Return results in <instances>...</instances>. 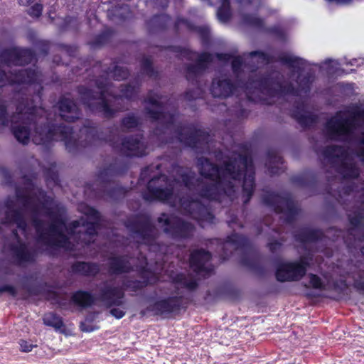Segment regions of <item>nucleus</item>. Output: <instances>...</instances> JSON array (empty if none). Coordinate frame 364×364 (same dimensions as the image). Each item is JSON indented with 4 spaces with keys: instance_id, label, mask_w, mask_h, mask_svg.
<instances>
[{
    "instance_id": "obj_1",
    "label": "nucleus",
    "mask_w": 364,
    "mask_h": 364,
    "mask_svg": "<svg viewBox=\"0 0 364 364\" xmlns=\"http://www.w3.org/2000/svg\"><path fill=\"white\" fill-rule=\"evenodd\" d=\"M198 166L200 178H196L191 169L180 166L173 167L171 181L165 175L153 176L143 198L177 208L202 228L213 223L215 219L206 200L233 201L242 186L243 202L250 201L255 188V168L246 152L225 157L220 168L206 158H198Z\"/></svg>"
},
{
    "instance_id": "obj_2",
    "label": "nucleus",
    "mask_w": 364,
    "mask_h": 364,
    "mask_svg": "<svg viewBox=\"0 0 364 364\" xmlns=\"http://www.w3.org/2000/svg\"><path fill=\"white\" fill-rule=\"evenodd\" d=\"M5 207L2 223L11 230L14 242L9 250L18 264L33 262L36 255V252L23 242L18 232L28 239L34 230L38 243L45 250L60 247L74 252L94 242L100 225V213L85 206V216L68 228L63 206L33 184L25 191L18 189L15 197L8 198Z\"/></svg>"
},
{
    "instance_id": "obj_3",
    "label": "nucleus",
    "mask_w": 364,
    "mask_h": 364,
    "mask_svg": "<svg viewBox=\"0 0 364 364\" xmlns=\"http://www.w3.org/2000/svg\"><path fill=\"white\" fill-rule=\"evenodd\" d=\"M34 54L30 49L11 48L0 55V87L6 85L19 87L14 95L16 112L9 115L10 106L0 100V124L9 127L16 140L26 144L31 139L36 144L48 145L52 141H62L66 149L74 152L81 147L97 145L100 142L97 130L85 126L80 133L85 139L77 141L72 129L65 126H55L47 111L34 105L41 99L42 75L36 69L14 67L32 62Z\"/></svg>"
},
{
    "instance_id": "obj_4",
    "label": "nucleus",
    "mask_w": 364,
    "mask_h": 364,
    "mask_svg": "<svg viewBox=\"0 0 364 364\" xmlns=\"http://www.w3.org/2000/svg\"><path fill=\"white\" fill-rule=\"evenodd\" d=\"M181 55L195 60L194 63L187 67L188 80L197 77L215 58L224 63L232 59V68L237 85L235 87L228 79H214L211 87L214 97H226L231 94L242 97L244 94L250 101L272 104L276 102L275 98L306 95L310 90L313 80V76L309 73L303 77L307 63L289 53H282L277 59L287 65L292 73L287 80L278 70L267 72L265 75H262L261 70L257 72V69L262 65H268L273 60L270 56L260 51L232 58L229 54L218 53L213 55L208 53H198L184 50Z\"/></svg>"
},
{
    "instance_id": "obj_5",
    "label": "nucleus",
    "mask_w": 364,
    "mask_h": 364,
    "mask_svg": "<svg viewBox=\"0 0 364 364\" xmlns=\"http://www.w3.org/2000/svg\"><path fill=\"white\" fill-rule=\"evenodd\" d=\"M127 228L130 232L132 239L137 244L136 248L139 257H130L127 255L112 257L109 262V272L112 274H120L135 270L139 272L143 281H124L122 285L114 286L109 282H105L100 290L98 299L108 306H122L124 304V290L136 291L145 284L152 282L153 279L145 278L150 274V267L146 256L142 255V250L148 249L157 255H166L169 252L168 247L159 244L157 239V230L153 225L150 217L141 215L129 220Z\"/></svg>"
},
{
    "instance_id": "obj_6",
    "label": "nucleus",
    "mask_w": 364,
    "mask_h": 364,
    "mask_svg": "<svg viewBox=\"0 0 364 364\" xmlns=\"http://www.w3.org/2000/svg\"><path fill=\"white\" fill-rule=\"evenodd\" d=\"M364 109H348L338 112L326 124L325 132L330 139L344 141L346 148L328 146L322 151L323 163L345 179L359 176L355 159L364 162Z\"/></svg>"
},
{
    "instance_id": "obj_7",
    "label": "nucleus",
    "mask_w": 364,
    "mask_h": 364,
    "mask_svg": "<svg viewBox=\"0 0 364 364\" xmlns=\"http://www.w3.org/2000/svg\"><path fill=\"white\" fill-rule=\"evenodd\" d=\"M165 102L166 97L153 92L144 100L146 114L157 127L151 140H156L158 146L176 141L198 152H209L210 136L194 124H182L173 106L171 103L163 105Z\"/></svg>"
},
{
    "instance_id": "obj_8",
    "label": "nucleus",
    "mask_w": 364,
    "mask_h": 364,
    "mask_svg": "<svg viewBox=\"0 0 364 364\" xmlns=\"http://www.w3.org/2000/svg\"><path fill=\"white\" fill-rule=\"evenodd\" d=\"M112 70H105L106 77L102 75L95 84L97 91L94 92L86 87H80L79 94L82 103L92 112H101L105 117H112L118 111L126 109L121 105L124 99H132L137 92L136 85H120L119 92L113 91L117 86L111 83L107 76L115 80L127 77L128 70L119 65H113Z\"/></svg>"
},
{
    "instance_id": "obj_9",
    "label": "nucleus",
    "mask_w": 364,
    "mask_h": 364,
    "mask_svg": "<svg viewBox=\"0 0 364 364\" xmlns=\"http://www.w3.org/2000/svg\"><path fill=\"white\" fill-rule=\"evenodd\" d=\"M348 218L352 226L349 230V235L353 238L354 242L351 243L346 239L345 242L348 246L360 248L361 253L364 255V209L356 208L348 213ZM350 274L355 287L364 292V266L358 267Z\"/></svg>"
},
{
    "instance_id": "obj_10",
    "label": "nucleus",
    "mask_w": 364,
    "mask_h": 364,
    "mask_svg": "<svg viewBox=\"0 0 364 364\" xmlns=\"http://www.w3.org/2000/svg\"><path fill=\"white\" fill-rule=\"evenodd\" d=\"M264 203L272 208L275 212L284 214L286 223H291L298 214V208L289 195L281 196L274 193L264 196Z\"/></svg>"
},
{
    "instance_id": "obj_11",
    "label": "nucleus",
    "mask_w": 364,
    "mask_h": 364,
    "mask_svg": "<svg viewBox=\"0 0 364 364\" xmlns=\"http://www.w3.org/2000/svg\"><path fill=\"white\" fill-rule=\"evenodd\" d=\"M158 222L164 228V232L176 240L191 237L193 235L195 228L193 224L177 217H168L162 214Z\"/></svg>"
},
{
    "instance_id": "obj_12",
    "label": "nucleus",
    "mask_w": 364,
    "mask_h": 364,
    "mask_svg": "<svg viewBox=\"0 0 364 364\" xmlns=\"http://www.w3.org/2000/svg\"><path fill=\"white\" fill-rule=\"evenodd\" d=\"M306 265L303 258L300 261L282 262L277 267V279L282 282L299 280L306 273Z\"/></svg>"
},
{
    "instance_id": "obj_13",
    "label": "nucleus",
    "mask_w": 364,
    "mask_h": 364,
    "mask_svg": "<svg viewBox=\"0 0 364 364\" xmlns=\"http://www.w3.org/2000/svg\"><path fill=\"white\" fill-rule=\"evenodd\" d=\"M113 146L118 148L122 155L128 157H141L149 153L148 145L141 136L124 138L119 146L115 143H113Z\"/></svg>"
},
{
    "instance_id": "obj_14",
    "label": "nucleus",
    "mask_w": 364,
    "mask_h": 364,
    "mask_svg": "<svg viewBox=\"0 0 364 364\" xmlns=\"http://www.w3.org/2000/svg\"><path fill=\"white\" fill-rule=\"evenodd\" d=\"M240 14L243 24L255 28H262L263 21L253 13L263 4L262 0H237Z\"/></svg>"
},
{
    "instance_id": "obj_15",
    "label": "nucleus",
    "mask_w": 364,
    "mask_h": 364,
    "mask_svg": "<svg viewBox=\"0 0 364 364\" xmlns=\"http://www.w3.org/2000/svg\"><path fill=\"white\" fill-rule=\"evenodd\" d=\"M168 299H161L148 308V310L152 311L155 315H165L178 310L182 306V297L179 293L176 295H172Z\"/></svg>"
},
{
    "instance_id": "obj_16",
    "label": "nucleus",
    "mask_w": 364,
    "mask_h": 364,
    "mask_svg": "<svg viewBox=\"0 0 364 364\" xmlns=\"http://www.w3.org/2000/svg\"><path fill=\"white\" fill-rule=\"evenodd\" d=\"M210 257L211 255L208 251L203 249L194 250L190 257L191 268L196 274H200L203 276L209 274L212 269L208 264Z\"/></svg>"
},
{
    "instance_id": "obj_17",
    "label": "nucleus",
    "mask_w": 364,
    "mask_h": 364,
    "mask_svg": "<svg viewBox=\"0 0 364 364\" xmlns=\"http://www.w3.org/2000/svg\"><path fill=\"white\" fill-rule=\"evenodd\" d=\"M291 114L303 127H310L316 121V116L308 109L307 105L303 100L296 102Z\"/></svg>"
},
{
    "instance_id": "obj_18",
    "label": "nucleus",
    "mask_w": 364,
    "mask_h": 364,
    "mask_svg": "<svg viewBox=\"0 0 364 364\" xmlns=\"http://www.w3.org/2000/svg\"><path fill=\"white\" fill-rule=\"evenodd\" d=\"M221 246L224 252L223 255L225 257L228 256V250H230V253H232V250L237 251L241 250L246 251L249 247V241L246 237L233 233L227 237V240L221 244Z\"/></svg>"
},
{
    "instance_id": "obj_19",
    "label": "nucleus",
    "mask_w": 364,
    "mask_h": 364,
    "mask_svg": "<svg viewBox=\"0 0 364 364\" xmlns=\"http://www.w3.org/2000/svg\"><path fill=\"white\" fill-rule=\"evenodd\" d=\"M59 117L66 122H73L80 117L79 109L71 100L63 97L59 102Z\"/></svg>"
},
{
    "instance_id": "obj_20",
    "label": "nucleus",
    "mask_w": 364,
    "mask_h": 364,
    "mask_svg": "<svg viewBox=\"0 0 364 364\" xmlns=\"http://www.w3.org/2000/svg\"><path fill=\"white\" fill-rule=\"evenodd\" d=\"M173 283L170 284V289L172 287L178 289L179 286L185 287L189 290H193L197 287L196 279L193 277H186L183 274L171 275Z\"/></svg>"
},
{
    "instance_id": "obj_21",
    "label": "nucleus",
    "mask_w": 364,
    "mask_h": 364,
    "mask_svg": "<svg viewBox=\"0 0 364 364\" xmlns=\"http://www.w3.org/2000/svg\"><path fill=\"white\" fill-rule=\"evenodd\" d=\"M123 172L124 168L117 164H110L109 166H105L99 171L97 181L100 183H107L111 181L112 177Z\"/></svg>"
},
{
    "instance_id": "obj_22",
    "label": "nucleus",
    "mask_w": 364,
    "mask_h": 364,
    "mask_svg": "<svg viewBox=\"0 0 364 364\" xmlns=\"http://www.w3.org/2000/svg\"><path fill=\"white\" fill-rule=\"evenodd\" d=\"M100 271L96 264L78 262L73 264L72 272L85 276H94Z\"/></svg>"
},
{
    "instance_id": "obj_23",
    "label": "nucleus",
    "mask_w": 364,
    "mask_h": 364,
    "mask_svg": "<svg viewBox=\"0 0 364 364\" xmlns=\"http://www.w3.org/2000/svg\"><path fill=\"white\" fill-rule=\"evenodd\" d=\"M323 233L320 230L309 228L302 229L298 234L295 235L297 241L302 243L318 242L321 239Z\"/></svg>"
},
{
    "instance_id": "obj_24",
    "label": "nucleus",
    "mask_w": 364,
    "mask_h": 364,
    "mask_svg": "<svg viewBox=\"0 0 364 364\" xmlns=\"http://www.w3.org/2000/svg\"><path fill=\"white\" fill-rule=\"evenodd\" d=\"M282 164L283 161L279 155L274 152L269 154L266 166L271 174H279L282 171Z\"/></svg>"
},
{
    "instance_id": "obj_25",
    "label": "nucleus",
    "mask_w": 364,
    "mask_h": 364,
    "mask_svg": "<svg viewBox=\"0 0 364 364\" xmlns=\"http://www.w3.org/2000/svg\"><path fill=\"white\" fill-rule=\"evenodd\" d=\"M72 301L76 305L87 307L94 302V298L89 292L78 291L73 294Z\"/></svg>"
},
{
    "instance_id": "obj_26",
    "label": "nucleus",
    "mask_w": 364,
    "mask_h": 364,
    "mask_svg": "<svg viewBox=\"0 0 364 364\" xmlns=\"http://www.w3.org/2000/svg\"><path fill=\"white\" fill-rule=\"evenodd\" d=\"M221 1V5L218 9L217 15L220 21L221 22H227L231 15L230 8V1L229 0H220Z\"/></svg>"
},
{
    "instance_id": "obj_27",
    "label": "nucleus",
    "mask_w": 364,
    "mask_h": 364,
    "mask_svg": "<svg viewBox=\"0 0 364 364\" xmlns=\"http://www.w3.org/2000/svg\"><path fill=\"white\" fill-rule=\"evenodd\" d=\"M43 323L46 326L54 327L59 329L63 326V323L60 317L53 313H48L43 317Z\"/></svg>"
},
{
    "instance_id": "obj_28",
    "label": "nucleus",
    "mask_w": 364,
    "mask_h": 364,
    "mask_svg": "<svg viewBox=\"0 0 364 364\" xmlns=\"http://www.w3.org/2000/svg\"><path fill=\"white\" fill-rule=\"evenodd\" d=\"M170 18L168 16L161 14L154 16L149 22L150 27L163 28L168 25Z\"/></svg>"
},
{
    "instance_id": "obj_29",
    "label": "nucleus",
    "mask_w": 364,
    "mask_h": 364,
    "mask_svg": "<svg viewBox=\"0 0 364 364\" xmlns=\"http://www.w3.org/2000/svg\"><path fill=\"white\" fill-rule=\"evenodd\" d=\"M141 70L144 74H146L149 77H156V73L154 71L152 65L151 61L149 58H143L141 63Z\"/></svg>"
},
{
    "instance_id": "obj_30",
    "label": "nucleus",
    "mask_w": 364,
    "mask_h": 364,
    "mask_svg": "<svg viewBox=\"0 0 364 364\" xmlns=\"http://www.w3.org/2000/svg\"><path fill=\"white\" fill-rule=\"evenodd\" d=\"M139 124V119L133 114H129L122 120V127L126 129L136 128Z\"/></svg>"
},
{
    "instance_id": "obj_31",
    "label": "nucleus",
    "mask_w": 364,
    "mask_h": 364,
    "mask_svg": "<svg viewBox=\"0 0 364 364\" xmlns=\"http://www.w3.org/2000/svg\"><path fill=\"white\" fill-rule=\"evenodd\" d=\"M354 192H355L360 198V202L363 205H364V188H362L360 192L357 190V188H355L352 184L348 186L345 188L344 193L350 196Z\"/></svg>"
},
{
    "instance_id": "obj_32",
    "label": "nucleus",
    "mask_w": 364,
    "mask_h": 364,
    "mask_svg": "<svg viewBox=\"0 0 364 364\" xmlns=\"http://www.w3.org/2000/svg\"><path fill=\"white\" fill-rule=\"evenodd\" d=\"M310 285L318 289H323L324 285L321 279L316 274H311L309 275Z\"/></svg>"
},
{
    "instance_id": "obj_33",
    "label": "nucleus",
    "mask_w": 364,
    "mask_h": 364,
    "mask_svg": "<svg viewBox=\"0 0 364 364\" xmlns=\"http://www.w3.org/2000/svg\"><path fill=\"white\" fill-rule=\"evenodd\" d=\"M92 318L90 319L88 317L86 318L85 321L81 322L80 328L82 331L84 332H92L95 330L97 329L98 327L97 326H94L91 323V321Z\"/></svg>"
},
{
    "instance_id": "obj_34",
    "label": "nucleus",
    "mask_w": 364,
    "mask_h": 364,
    "mask_svg": "<svg viewBox=\"0 0 364 364\" xmlns=\"http://www.w3.org/2000/svg\"><path fill=\"white\" fill-rule=\"evenodd\" d=\"M155 168L156 169H159V165H156L155 166L151 165L150 166L144 168L141 172L139 180L141 181L145 182L149 177L151 176V173L153 171L154 168Z\"/></svg>"
},
{
    "instance_id": "obj_35",
    "label": "nucleus",
    "mask_w": 364,
    "mask_h": 364,
    "mask_svg": "<svg viewBox=\"0 0 364 364\" xmlns=\"http://www.w3.org/2000/svg\"><path fill=\"white\" fill-rule=\"evenodd\" d=\"M43 11V6L41 4H35L28 11V14L32 17H39Z\"/></svg>"
},
{
    "instance_id": "obj_36",
    "label": "nucleus",
    "mask_w": 364,
    "mask_h": 364,
    "mask_svg": "<svg viewBox=\"0 0 364 364\" xmlns=\"http://www.w3.org/2000/svg\"><path fill=\"white\" fill-rule=\"evenodd\" d=\"M338 63L336 60H333L331 59L326 60L321 66L323 69H326L328 73H334L336 72L334 68L335 65H337Z\"/></svg>"
},
{
    "instance_id": "obj_37",
    "label": "nucleus",
    "mask_w": 364,
    "mask_h": 364,
    "mask_svg": "<svg viewBox=\"0 0 364 364\" xmlns=\"http://www.w3.org/2000/svg\"><path fill=\"white\" fill-rule=\"evenodd\" d=\"M19 345H20L21 351L25 352V353L31 352L34 347L37 346L36 345L30 343L29 342H28L25 340H21L19 341Z\"/></svg>"
},
{
    "instance_id": "obj_38",
    "label": "nucleus",
    "mask_w": 364,
    "mask_h": 364,
    "mask_svg": "<svg viewBox=\"0 0 364 364\" xmlns=\"http://www.w3.org/2000/svg\"><path fill=\"white\" fill-rule=\"evenodd\" d=\"M4 292L8 293L9 294L13 296H15L16 295V289L11 285H4L2 287H0V295Z\"/></svg>"
},
{
    "instance_id": "obj_39",
    "label": "nucleus",
    "mask_w": 364,
    "mask_h": 364,
    "mask_svg": "<svg viewBox=\"0 0 364 364\" xmlns=\"http://www.w3.org/2000/svg\"><path fill=\"white\" fill-rule=\"evenodd\" d=\"M176 26L178 29H181L183 27L190 30L193 29L191 23L187 21L186 20L182 18H179L177 20V21L176 22Z\"/></svg>"
},
{
    "instance_id": "obj_40",
    "label": "nucleus",
    "mask_w": 364,
    "mask_h": 364,
    "mask_svg": "<svg viewBox=\"0 0 364 364\" xmlns=\"http://www.w3.org/2000/svg\"><path fill=\"white\" fill-rule=\"evenodd\" d=\"M110 314L117 318H121L125 314L124 308H113L110 310Z\"/></svg>"
},
{
    "instance_id": "obj_41",
    "label": "nucleus",
    "mask_w": 364,
    "mask_h": 364,
    "mask_svg": "<svg viewBox=\"0 0 364 364\" xmlns=\"http://www.w3.org/2000/svg\"><path fill=\"white\" fill-rule=\"evenodd\" d=\"M268 245H269V250L272 252H274L277 251L281 247L282 243L278 242L277 240H274V241L270 242L268 244Z\"/></svg>"
},
{
    "instance_id": "obj_42",
    "label": "nucleus",
    "mask_w": 364,
    "mask_h": 364,
    "mask_svg": "<svg viewBox=\"0 0 364 364\" xmlns=\"http://www.w3.org/2000/svg\"><path fill=\"white\" fill-rule=\"evenodd\" d=\"M196 31L198 32V33H200L201 35H202V37L205 39L208 38V28H201V27H199V28H196Z\"/></svg>"
},
{
    "instance_id": "obj_43",
    "label": "nucleus",
    "mask_w": 364,
    "mask_h": 364,
    "mask_svg": "<svg viewBox=\"0 0 364 364\" xmlns=\"http://www.w3.org/2000/svg\"><path fill=\"white\" fill-rule=\"evenodd\" d=\"M34 0H18L19 4L22 6H28L32 3Z\"/></svg>"
},
{
    "instance_id": "obj_44",
    "label": "nucleus",
    "mask_w": 364,
    "mask_h": 364,
    "mask_svg": "<svg viewBox=\"0 0 364 364\" xmlns=\"http://www.w3.org/2000/svg\"><path fill=\"white\" fill-rule=\"evenodd\" d=\"M228 223H229V225L231 227V228H233V225L234 224H237V217H233L231 219H230L228 220Z\"/></svg>"
},
{
    "instance_id": "obj_45",
    "label": "nucleus",
    "mask_w": 364,
    "mask_h": 364,
    "mask_svg": "<svg viewBox=\"0 0 364 364\" xmlns=\"http://www.w3.org/2000/svg\"><path fill=\"white\" fill-rule=\"evenodd\" d=\"M186 97H187V98H188V99H193V98H196V97H193V96L191 95V94H190V92H188L186 93Z\"/></svg>"
},
{
    "instance_id": "obj_46",
    "label": "nucleus",
    "mask_w": 364,
    "mask_h": 364,
    "mask_svg": "<svg viewBox=\"0 0 364 364\" xmlns=\"http://www.w3.org/2000/svg\"><path fill=\"white\" fill-rule=\"evenodd\" d=\"M162 6H165L167 5V0H161Z\"/></svg>"
},
{
    "instance_id": "obj_47",
    "label": "nucleus",
    "mask_w": 364,
    "mask_h": 364,
    "mask_svg": "<svg viewBox=\"0 0 364 364\" xmlns=\"http://www.w3.org/2000/svg\"><path fill=\"white\" fill-rule=\"evenodd\" d=\"M122 9H123V10H126V9H127V8H126V7H122Z\"/></svg>"
},
{
    "instance_id": "obj_48",
    "label": "nucleus",
    "mask_w": 364,
    "mask_h": 364,
    "mask_svg": "<svg viewBox=\"0 0 364 364\" xmlns=\"http://www.w3.org/2000/svg\"><path fill=\"white\" fill-rule=\"evenodd\" d=\"M1 235V228H0V235Z\"/></svg>"
}]
</instances>
